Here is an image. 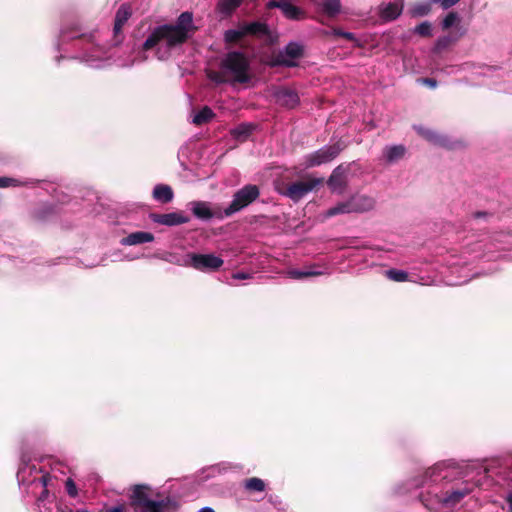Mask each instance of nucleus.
<instances>
[{
	"instance_id": "obj_6",
	"label": "nucleus",
	"mask_w": 512,
	"mask_h": 512,
	"mask_svg": "<svg viewBox=\"0 0 512 512\" xmlns=\"http://www.w3.org/2000/svg\"><path fill=\"white\" fill-rule=\"evenodd\" d=\"M259 195L260 191L256 185L249 184L244 186L233 195L231 203L224 209V215L230 217L243 210L253 203Z\"/></svg>"
},
{
	"instance_id": "obj_36",
	"label": "nucleus",
	"mask_w": 512,
	"mask_h": 512,
	"mask_svg": "<svg viewBox=\"0 0 512 512\" xmlns=\"http://www.w3.org/2000/svg\"><path fill=\"white\" fill-rule=\"evenodd\" d=\"M442 470L439 468V467H433V468H430L426 471L425 473V477L428 478L429 480L433 481V482H436L437 481V477L436 476H441V478H446L447 477V474H443L442 475Z\"/></svg>"
},
{
	"instance_id": "obj_21",
	"label": "nucleus",
	"mask_w": 512,
	"mask_h": 512,
	"mask_svg": "<svg viewBox=\"0 0 512 512\" xmlns=\"http://www.w3.org/2000/svg\"><path fill=\"white\" fill-rule=\"evenodd\" d=\"M403 10V0H398L395 3L382 4L380 6V16L385 21L396 19Z\"/></svg>"
},
{
	"instance_id": "obj_37",
	"label": "nucleus",
	"mask_w": 512,
	"mask_h": 512,
	"mask_svg": "<svg viewBox=\"0 0 512 512\" xmlns=\"http://www.w3.org/2000/svg\"><path fill=\"white\" fill-rule=\"evenodd\" d=\"M414 31L421 36H430L432 31L431 24L429 22H422L415 27Z\"/></svg>"
},
{
	"instance_id": "obj_17",
	"label": "nucleus",
	"mask_w": 512,
	"mask_h": 512,
	"mask_svg": "<svg viewBox=\"0 0 512 512\" xmlns=\"http://www.w3.org/2000/svg\"><path fill=\"white\" fill-rule=\"evenodd\" d=\"M470 487L457 488L452 491H447L445 495L436 496L439 503H442L446 507H452L459 503L466 495L471 492Z\"/></svg>"
},
{
	"instance_id": "obj_39",
	"label": "nucleus",
	"mask_w": 512,
	"mask_h": 512,
	"mask_svg": "<svg viewBox=\"0 0 512 512\" xmlns=\"http://www.w3.org/2000/svg\"><path fill=\"white\" fill-rule=\"evenodd\" d=\"M332 34L335 36L346 38L347 40H350V41L357 42L355 35L351 32H345L341 29H333Z\"/></svg>"
},
{
	"instance_id": "obj_23",
	"label": "nucleus",
	"mask_w": 512,
	"mask_h": 512,
	"mask_svg": "<svg viewBox=\"0 0 512 512\" xmlns=\"http://www.w3.org/2000/svg\"><path fill=\"white\" fill-rule=\"evenodd\" d=\"M153 198L161 203H168L173 199V191L168 185H156L153 189Z\"/></svg>"
},
{
	"instance_id": "obj_2",
	"label": "nucleus",
	"mask_w": 512,
	"mask_h": 512,
	"mask_svg": "<svg viewBox=\"0 0 512 512\" xmlns=\"http://www.w3.org/2000/svg\"><path fill=\"white\" fill-rule=\"evenodd\" d=\"M208 78L217 84H246L252 78L250 62L241 52H229L222 59L219 70L208 72Z\"/></svg>"
},
{
	"instance_id": "obj_35",
	"label": "nucleus",
	"mask_w": 512,
	"mask_h": 512,
	"mask_svg": "<svg viewBox=\"0 0 512 512\" xmlns=\"http://www.w3.org/2000/svg\"><path fill=\"white\" fill-rule=\"evenodd\" d=\"M386 276L393 281L396 282H403L406 281L408 278V274L403 270L398 269H390L386 271Z\"/></svg>"
},
{
	"instance_id": "obj_22",
	"label": "nucleus",
	"mask_w": 512,
	"mask_h": 512,
	"mask_svg": "<svg viewBox=\"0 0 512 512\" xmlns=\"http://www.w3.org/2000/svg\"><path fill=\"white\" fill-rule=\"evenodd\" d=\"M406 149L403 145L386 146L383 150V156L388 163H394L402 159Z\"/></svg>"
},
{
	"instance_id": "obj_13",
	"label": "nucleus",
	"mask_w": 512,
	"mask_h": 512,
	"mask_svg": "<svg viewBox=\"0 0 512 512\" xmlns=\"http://www.w3.org/2000/svg\"><path fill=\"white\" fill-rule=\"evenodd\" d=\"M352 213H364L375 207V199L364 194H356L348 199Z\"/></svg>"
},
{
	"instance_id": "obj_28",
	"label": "nucleus",
	"mask_w": 512,
	"mask_h": 512,
	"mask_svg": "<svg viewBox=\"0 0 512 512\" xmlns=\"http://www.w3.org/2000/svg\"><path fill=\"white\" fill-rule=\"evenodd\" d=\"M213 117L214 113L211 108L205 106L193 116L192 122L196 125H201L209 122Z\"/></svg>"
},
{
	"instance_id": "obj_40",
	"label": "nucleus",
	"mask_w": 512,
	"mask_h": 512,
	"mask_svg": "<svg viewBox=\"0 0 512 512\" xmlns=\"http://www.w3.org/2000/svg\"><path fill=\"white\" fill-rule=\"evenodd\" d=\"M66 491H67L68 495L71 497H76L78 494L77 487L71 478H68L66 480Z\"/></svg>"
},
{
	"instance_id": "obj_4",
	"label": "nucleus",
	"mask_w": 512,
	"mask_h": 512,
	"mask_svg": "<svg viewBox=\"0 0 512 512\" xmlns=\"http://www.w3.org/2000/svg\"><path fill=\"white\" fill-rule=\"evenodd\" d=\"M148 486L135 485L130 495V505L134 512H164L168 502L165 500L155 501L149 498Z\"/></svg>"
},
{
	"instance_id": "obj_38",
	"label": "nucleus",
	"mask_w": 512,
	"mask_h": 512,
	"mask_svg": "<svg viewBox=\"0 0 512 512\" xmlns=\"http://www.w3.org/2000/svg\"><path fill=\"white\" fill-rule=\"evenodd\" d=\"M457 21H459V17L455 12L448 13L442 22L443 29L452 27Z\"/></svg>"
},
{
	"instance_id": "obj_45",
	"label": "nucleus",
	"mask_w": 512,
	"mask_h": 512,
	"mask_svg": "<svg viewBox=\"0 0 512 512\" xmlns=\"http://www.w3.org/2000/svg\"><path fill=\"white\" fill-rule=\"evenodd\" d=\"M248 278H250V275L247 273H244V272H237V273L233 274V279H236V280H245Z\"/></svg>"
},
{
	"instance_id": "obj_24",
	"label": "nucleus",
	"mask_w": 512,
	"mask_h": 512,
	"mask_svg": "<svg viewBox=\"0 0 512 512\" xmlns=\"http://www.w3.org/2000/svg\"><path fill=\"white\" fill-rule=\"evenodd\" d=\"M130 16V8L126 5L120 6L115 16V24L113 29L115 34H118L121 31L123 25L127 22Z\"/></svg>"
},
{
	"instance_id": "obj_41",
	"label": "nucleus",
	"mask_w": 512,
	"mask_h": 512,
	"mask_svg": "<svg viewBox=\"0 0 512 512\" xmlns=\"http://www.w3.org/2000/svg\"><path fill=\"white\" fill-rule=\"evenodd\" d=\"M434 3H439L444 9L450 8L460 0H432Z\"/></svg>"
},
{
	"instance_id": "obj_5",
	"label": "nucleus",
	"mask_w": 512,
	"mask_h": 512,
	"mask_svg": "<svg viewBox=\"0 0 512 512\" xmlns=\"http://www.w3.org/2000/svg\"><path fill=\"white\" fill-rule=\"evenodd\" d=\"M170 263L185 266V267H193L196 270L202 272H210L218 270L224 263L221 257H218L214 254H198V253H189L185 255L182 261H172L169 260Z\"/></svg>"
},
{
	"instance_id": "obj_1",
	"label": "nucleus",
	"mask_w": 512,
	"mask_h": 512,
	"mask_svg": "<svg viewBox=\"0 0 512 512\" xmlns=\"http://www.w3.org/2000/svg\"><path fill=\"white\" fill-rule=\"evenodd\" d=\"M193 32V16L189 12H183L175 24L156 27L145 40L143 48H154L158 59L164 60L170 56L172 49L186 42Z\"/></svg>"
},
{
	"instance_id": "obj_30",
	"label": "nucleus",
	"mask_w": 512,
	"mask_h": 512,
	"mask_svg": "<svg viewBox=\"0 0 512 512\" xmlns=\"http://www.w3.org/2000/svg\"><path fill=\"white\" fill-rule=\"evenodd\" d=\"M32 183V181H20L11 177H0V188L27 186Z\"/></svg>"
},
{
	"instance_id": "obj_25",
	"label": "nucleus",
	"mask_w": 512,
	"mask_h": 512,
	"mask_svg": "<svg viewBox=\"0 0 512 512\" xmlns=\"http://www.w3.org/2000/svg\"><path fill=\"white\" fill-rule=\"evenodd\" d=\"M243 29L245 35H265L268 32V27L266 24L261 22H251L247 24H243Z\"/></svg>"
},
{
	"instance_id": "obj_31",
	"label": "nucleus",
	"mask_w": 512,
	"mask_h": 512,
	"mask_svg": "<svg viewBox=\"0 0 512 512\" xmlns=\"http://www.w3.org/2000/svg\"><path fill=\"white\" fill-rule=\"evenodd\" d=\"M225 40L226 42H236L245 36V32L243 26L241 25L237 29H230L225 32Z\"/></svg>"
},
{
	"instance_id": "obj_8",
	"label": "nucleus",
	"mask_w": 512,
	"mask_h": 512,
	"mask_svg": "<svg viewBox=\"0 0 512 512\" xmlns=\"http://www.w3.org/2000/svg\"><path fill=\"white\" fill-rule=\"evenodd\" d=\"M339 145H328L304 157L305 168L319 166L333 160L340 152Z\"/></svg>"
},
{
	"instance_id": "obj_11",
	"label": "nucleus",
	"mask_w": 512,
	"mask_h": 512,
	"mask_svg": "<svg viewBox=\"0 0 512 512\" xmlns=\"http://www.w3.org/2000/svg\"><path fill=\"white\" fill-rule=\"evenodd\" d=\"M271 95L275 103L286 108H294L299 102L298 94L287 87H274Z\"/></svg>"
},
{
	"instance_id": "obj_3",
	"label": "nucleus",
	"mask_w": 512,
	"mask_h": 512,
	"mask_svg": "<svg viewBox=\"0 0 512 512\" xmlns=\"http://www.w3.org/2000/svg\"><path fill=\"white\" fill-rule=\"evenodd\" d=\"M17 479L20 484L35 485L43 488L38 497V502H43L48 498L49 488L54 485V477L35 463L23 462L18 469Z\"/></svg>"
},
{
	"instance_id": "obj_26",
	"label": "nucleus",
	"mask_w": 512,
	"mask_h": 512,
	"mask_svg": "<svg viewBox=\"0 0 512 512\" xmlns=\"http://www.w3.org/2000/svg\"><path fill=\"white\" fill-rule=\"evenodd\" d=\"M350 213H352L351 209H350V204H349V201L346 200V201L339 202L335 206L329 208L325 212L324 216L326 218H329V217H333V216L340 215V214H350Z\"/></svg>"
},
{
	"instance_id": "obj_44",
	"label": "nucleus",
	"mask_w": 512,
	"mask_h": 512,
	"mask_svg": "<svg viewBox=\"0 0 512 512\" xmlns=\"http://www.w3.org/2000/svg\"><path fill=\"white\" fill-rule=\"evenodd\" d=\"M184 257H185V256H183V257H177V256H176V255H174V254H168L167 256H163V257H162V259H163V260H165V261H167V262H170L169 260H172V261H182Z\"/></svg>"
},
{
	"instance_id": "obj_9",
	"label": "nucleus",
	"mask_w": 512,
	"mask_h": 512,
	"mask_svg": "<svg viewBox=\"0 0 512 512\" xmlns=\"http://www.w3.org/2000/svg\"><path fill=\"white\" fill-rule=\"evenodd\" d=\"M190 210L193 215L201 220H210L212 218L224 219V209L220 207H212L211 203L206 201H192L189 203Z\"/></svg>"
},
{
	"instance_id": "obj_49",
	"label": "nucleus",
	"mask_w": 512,
	"mask_h": 512,
	"mask_svg": "<svg viewBox=\"0 0 512 512\" xmlns=\"http://www.w3.org/2000/svg\"><path fill=\"white\" fill-rule=\"evenodd\" d=\"M508 503H509V512H512V494L508 495Z\"/></svg>"
},
{
	"instance_id": "obj_27",
	"label": "nucleus",
	"mask_w": 512,
	"mask_h": 512,
	"mask_svg": "<svg viewBox=\"0 0 512 512\" xmlns=\"http://www.w3.org/2000/svg\"><path fill=\"white\" fill-rule=\"evenodd\" d=\"M321 5L322 11L328 16H335L340 12V0H323Z\"/></svg>"
},
{
	"instance_id": "obj_18",
	"label": "nucleus",
	"mask_w": 512,
	"mask_h": 512,
	"mask_svg": "<svg viewBox=\"0 0 512 512\" xmlns=\"http://www.w3.org/2000/svg\"><path fill=\"white\" fill-rule=\"evenodd\" d=\"M414 129L420 136H422L424 139H426L433 145L441 147H449L450 145V142L446 136L440 135L431 129L425 128L420 125H415Z\"/></svg>"
},
{
	"instance_id": "obj_19",
	"label": "nucleus",
	"mask_w": 512,
	"mask_h": 512,
	"mask_svg": "<svg viewBox=\"0 0 512 512\" xmlns=\"http://www.w3.org/2000/svg\"><path fill=\"white\" fill-rule=\"evenodd\" d=\"M326 274V271L321 269L319 265H311L304 269H289L286 275L291 279L300 280L306 277L321 276Z\"/></svg>"
},
{
	"instance_id": "obj_15",
	"label": "nucleus",
	"mask_w": 512,
	"mask_h": 512,
	"mask_svg": "<svg viewBox=\"0 0 512 512\" xmlns=\"http://www.w3.org/2000/svg\"><path fill=\"white\" fill-rule=\"evenodd\" d=\"M151 220L155 223L165 226H176L189 222V218L181 212H171L166 214H151Z\"/></svg>"
},
{
	"instance_id": "obj_16",
	"label": "nucleus",
	"mask_w": 512,
	"mask_h": 512,
	"mask_svg": "<svg viewBox=\"0 0 512 512\" xmlns=\"http://www.w3.org/2000/svg\"><path fill=\"white\" fill-rule=\"evenodd\" d=\"M89 47L86 49L85 53L82 56V60L88 63L93 67H100V60L103 58L105 51L99 44L94 43V36L90 39L88 43Z\"/></svg>"
},
{
	"instance_id": "obj_33",
	"label": "nucleus",
	"mask_w": 512,
	"mask_h": 512,
	"mask_svg": "<svg viewBox=\"0 0 512 512\" xmlns=\"http://www.w3.org/2000/svg\"><path fill=\"white\" fill-rule=\"evenodd\" d=\"M253 126L250 124H241L233 129L232 134L237 139H245L252 131Z\"/></svg>"
},
{
	"instance_id": "obj_29",
	"label": "nucleus",
	"mask_w": 512,
	"mask_h": 512,
	"mask_svg": "<svg viewBox=\"0 0 512 512\" xmlns=\"http://www.w3.org/2000/svg\"><path fill=\"white\" fill-rule=\"evenodd\" d=\"M241 4V0H220L218 10L221 14L229 15Z\"/></svg>"
},
{
	"instance_id": "obj_32",
	"label": "nucleus",
	"mask_w": 512,
	"mask_h": 512,
	"mask_svg": "<svg viewBox=\"0 0 512 512\" xmlns=\"http://www.w3.org/2000/svg\"><path fill=\"white\" fill-rule=\"evenodd\" d=\"M245 488L251 491H263L265 489V483L260 478H249L245 481Z\"/></svg>"
},
{
	"instance_id": "obj_12",
	"label": "nucleus",
	"mask_w": 512,
	"mask_h": 512,
	"mask_svg": "<svg viewBox=\"0 0 512 512\" xmlns=\"http://www.w3.org/2000/svg\"><path fill=\"white\" fill-rule=\"evenodd\" d=\"M347 167L342 165L336 167L331 176L329 177L327 184L332 192L342 194L347 186Z\"/></svg>"
},
{
	"instance_id": "obj_48",
	"label": "nucleus",
	"mask_w": 512,
	"mask_h": 512,
	"mask_svg": "<svg viewBox=\"0 0 512 512\" xmlns=\"http://www.w3.org/2000/svg\"><path fill=\"white\" fill-rule=\"evenodd\" d=\"M198 512H215L211 507H203Z\"/></svg>"
},
{
	"instance_id": "obj_20",
	"label": "nucleus",
	"mask_w": 512,
	"mask_h": 512,
	"mask_svg": "<svg viewBox=\"0 0 512 512\" xmlns=\"http://www.w3.org/2000/svg\"><path fill=\"white\" fill-rule=\"evenodd\" d=\"M154 240V235L150 232L145 231H136L130 233L126 237L120 240L121 245L123 246H133L139 245L143 243H149Z\"/></svg>"
},
{
	"instance_id": "obj_34",
	"label": "nucleus",
	"mask_w": 512,
	"mask_h": 512,
	"mask_svg": "<svg viewBox=\"0 0 512 512\" xmlns=\"http://www.w3.org/2000/svg\"><path fill=\"white\" fill-rule=\"evenodd\" d=\"M429 11H430L429 3H420V4H416L413 7H411L410 14L413 17H421V16L427 15L429 13Z\"/></svg>"
},
{
	"instance_id": "obj_14",
	"label": "nucleus",
	"mask_w": 512,
	"mask_h": 512,
	"mask_svg": "<svg viewBox=\"0 0 512 512\" xmlns=\"http://www.w3.org/2000/svg\"><path fill=\"white\" fill-rule=\"evenodd\" d=\"M268 8H279L282 13L287 17L288 19L292 20H298L303 17V11L296 7L295 5L291 4L287 0H271L267 4Z\"/></svg>"
},
{
	"instance_id": "obj_47",
	"label": "nucleus",
	"mask_w": 512,
	"mask_h": 512,
	"mask_svg": "<svg viewBox=\"0 0 512 512\" xmlns=\"http://www.w3.org/2000/svg\"><path fill=\"white\" fill-rule=\"evenodd\" d=\"M448 42V39H439L438 42H437V46H444L446 45V43Z\"/></svg>"
},
{
	"instance_id": "obj_42",
	"label": "nucleus",
	"mask_w": 512,
	"mask_h": 512,
	"mask_svg": "<svg viewBox=\"0 0 512 512\" xmlns=\"http://www.w3.org/2000/svg\"><path fill=\"white\" fill-rule=\"evenodd\" d=\"M418 82L434 89L437 87V81L433 78H420L418 79Z\"/></svg>"
},
{
	"instance_id": "obj_43",
	"label": "nucleus",
	"mask_w": 512,
	"mask_h": 512,
	"mask_svg": "<svg viewBox=\"0 0 512 512\" xmlns=\"http://www.w3.org/2000/svg\"><path fill=\"white\" fill-rule=\"evenodd\" d=\"M106 512H126V508L123 504H119L108 508Z\"/></svg>"
},
{
	"instance_id": "obj_10",
	"label": "nucleus",
	"mask_w": 512,
	"mask_h": 512,
	"mask_svg": "<svg viewBox=\"0 0 512 512\" xmlns=\"http://www.w3.org/2000/svg\"><path fill=\"white\" fill-rule=\"evenodd\" d=\"M302 52L301 45L291 42L276 55L275 64L286 67L295 66L297 60L302 56Z\"/></svg>"
},
{
	"instance_id": "obj_50",
	"label": "nucleus",
	"mask_w": 512,
	"mask_h": 512,
	"mask_svg": "<svg viewBox=\"0 0 512 512\" xmlns=\"http://www.w3.org/2000/svg\"><path fill=\"white\" fill-rule=\"evenodd\" d=\"M484 215H485V213L478 212V213L476 214V217H480V216H484Z\"/></svg>"
},
{
	"instance_id": "obj_46",
	"label": "nucleus",
	"mask_w": 512,
	"mask_h": 512,
	"mask_svg": "<svg viewBox=\"0 0 512 512\" xmlns=\"http://www.w3.org/2000/svg\"><path fill=\"white\" fill-rule=\"evenodd\" d=\"M135 61H136V59L134 58V59H132V60H130V61L121 62V63H120V65H121V66H130V65H132Z\"/></svg>"
},
{
	"instance_id": "obj_7",
	"label": "nucleus",
	"mask_w": 512,
	"mask_h": 512,
	"mask_svg": "<svg viewBox=\"0 0 512 512\" xmlns=\"http://www.w3.org/2000/svg\"><path fill=\"white\" fill-rule=\"evenodd\" d=\"M322 183V178H307L304 181H297L289 184L282 194L294 202H297Z\"/></svg>"
}]
</instances>
